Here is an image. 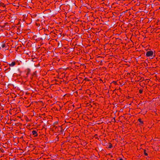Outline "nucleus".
Wrapping results in <instances>:
<instances>
[{
    "mask_svg": "<svg viewBox=\"0 0 160 160\" xmlns=\"http://www.w3.org/2000/svg\"><path fill=\"white\" fill-rule=\"evenodd\" d=\"M25 136L24 137V141L27 142H26L27 146L28 147H30V143H29V142L30 140V135H29V133H28L27 131H25Z\"/></svg>",
    "mask_w": 160,
    "mask_h": 160,
    "instance_id": "nucleus-1",
    "label": "nucleus"
},
{
    "mask_svg": "<svg viewBox=\"0 0 160 160\" xmlns=\"http://www.w3.org/2000/svg\"><path fill=\"white\" fill-rule=\"evenodd\" d=\"M24 105L27 108L29 107L30 106V103L28 100H25L23 102Z\"/></svg>",
    "mask_w": 160,
    "mask_h": 160,
    "instance_id": "nucleus-2",
    "label": "nucleus"
},
{
    "mask_svg": "<svg viewBox=\"0 0 160 160\" xmlns=\"http://www.w3.org/2000/svg\"><path fill=\"white\" fill-rule=\"evenodd\" d=\"M10 146V143H9V142H6L4 143H3L2 146L6 148H9V146Z\"/></svg>",
    "mask_w": 160,
    "mask_h": 160,
    "instance_id": "nucleus-3",
    "label": "nucleus"
},
{
    "mask_svg": "<svg viewBox=\"0 0 160 160\" xmlns=\"http://www.w3.org/2000/svg\"><path fill=\"white\" fill-rule=\"evenodd\" d=\"M38 130H32V133L34 137H37L38 135V134L37 133Z\"/></svg>",
    "mask_w": 160,
    "mask_h": 160,
    "instance_id": "nucleus-4",
    "label": "nucleus"
},
{
    "mask_svg": "<svg viewBox=\"0 0 160 160\" xmlns=\"http://www.w3.org/2000/svg\"><path fill=\"white\" fill-rule=\"evenodd\" d=\"M153 54V52L152 51H150L147 52L146 53V56L147 57H149L150 56H152Z\"/></svg>",
    "mask_w": 160,
    "mask_h": 160,
    "instance_id": "nucleus-5",
    "label": "nucleus"
},
{
    "mask_svg": "<svg viewBox=\"0 0 160 160\" xmlns=\"http://www.w3.org/2000/svg\"><path fill=\"white\" fill-rule=\"evenodd\" d=\"M60 71V72H58V75L60 76L59 77H60V78L61 77H65V74L64 73V72H61V71Z\"/></svg>",
    "mask_w": 160,
    "mask_h": 160,
    "instance_id": "nucleus-6",
    "label": "nucleus"
},
{
    "mask_svg": "<svg viewBox=\"0 0 160 160\" xmlns=\"http://www.w3.org/2000/svg\"><path fill=\"white\" fill-rule=\"evenodd\" d=\"M48 71H40V74L42 75V76H44L47 74Z\"/></svg>",
    "mask_w": 160,
    "mask_h": 160,
    "instance_id": "nucleus-7",
    "label": "nucleus"
},
{
    "mask_svg": "<svg viewBox=\"0 0 160 160\" xmlns=\"http://www.w3.org/2000/svg\"><path fill=\"white\" fill-rule=\"evenodd\" d=\"M24 119L27 122H29L30 121V120L29 119V115L28 114V116H24Z\"/></svg>",
    "mask_w": 160,
    "mask_h": 160,
    "instance_id": "nucleus-8",
    "label": "nucleus"
},
{
    "mask_svg": "<svg viewBox=\"0 0 160 160\" xmlns=\"http://www.w3.org/2000/svg\"><path fill=\"white\" fill-rule=\"evenodd\" d=\"M29 152L28 151L26 153V154L24 155L25 158V159H27V160H29L28 158H29Z\"/></svg>",
    "mask_w": 160,
    "mask_h": 160,
    "instance_id": "nucleus-9",
    "label": "nucleus"
},
{
    "mask_svg": "<svg viewBox=\"0 0 160 160\" xmlns=\"http://www.w3.org/2000/svg\"><path fill=\"white\" fill-rule=\"evenodd\" d=\"M93 72H90V73H89L86 76L90 78H92L93 77V75L92 74Z\"/></svg>",
    "mask_w": 160,
    "mask_h": 160,
    "instance_id": "nucleus-10",
    "label": "nucleus"
},
{
    "mask_svg": "<svg viewBox=\"0 0 160 160\" xmlns=\"http://www.w3.org/2000/svg\"><path fill=\"white\" fill-rule=\"evenodd\" d=\"M58 129L60 132L62 133L63 132V130L61 126H59Z\"/></svg>",
    "mask_w": 160,
    "mask_h": 160,
    "instance_id": "nucleus-11",
    "label": "nucleus"
},
{
    "mask_svg": "<svg viewBox=\"0 0 160 160\" xmlns=\"http://www.w3.org/2000/svg\"><path fill=\"white\" fill-rule=\"evenodd\" d=\"M133 71H132V72L130 73L128 72H127V76L129 77H131L132 76V75L133 74Z\"/></svg>",
    "mask_w": 160,
    "mask_h": 160,
    "instance_id": "nucleus-12",
    "label": "nucleus"
},
{
    "mask_svg": "<svg viewBox=\"0 0 160 160\" xmlns=\"http://www.w3.org/2000/svg\"><path fill=\"white\" fill-rule=\"evenodd\" d=\"M31 66H32V69H35V67H38V66L36 67V65L33 63H32L31 64Z\"/></svg>",
    "mask_w": 160,
    "mask_h": 160,
    "instance_id": "nucleus-13",
    "label": "nucleus"
},
{
    "mask_svg": "<svg viewBox=\"0 0 160 160\" xmlns=\"http://www.w3.org/2000/svg\"><path fill=\"white\" fill-rule=\"evenodd\" d=\"M36 148V147L33 146V145H31V150H32V151L34 150V149H35V148Z\"/></svg>",
    "mask_w": 160,
    "mask_h": 160,
    "instance_id": "nucleus-14",
    "label": "nucleus"
},
{
    "mask_svg": "<svg viewBox=\"0 0 160 160\" xmlns=\"http://www.w3.org/2000/svg\"><path fill=\"white\" fill-rule=\"evenodd\" d=\"M15 64V63L14 62H11V64H9V66L13 67Z\"/></svg>",
    "mask_w": 160,
    "mask_h": 160,
    "instance_id": "nucleus-15",
    "label": "nucleus"
},
{
    "mask_svg": "<svg viewBox=\"0 0 160 160\" xmlns=\"http://www.w3.org/2000/svg\"><path fill=\"white\" fill-rule=\"evenodd\" d=\"M26 128L29 131L30 130V124H28L26 126Z\"/></svg>",
    "mask_w": 160,
    "mask_h": 160,
    "instance_id": "nucleus-16",
    "label": "nucleus"
},
{
    "mask_svg": "<svg viewBox=\"0 0 160 160\" xmlns=\"http://www.w3.org/2000/svg\"><path fill=\"white\" fill-rule=\"evenodd\" d=\"M90 73V71H86V72H85V74H84V76L88 74L89 73Z\"/></svg>",
    "mask_w": 160,
    "mask_h": 160,
    "instance_id": "nucleus-17",
    "label": "nucleus"
},
{
    "mask_svg": "<svg viewBox=\"0 0 160 160\" xmlns=\"http://www.w3.org/2000/svg\"><path fill=\"white\" fill-rule=\"evenodd\" d=\"M138 121L141 123V124H142L143 123V122L142 121L141 118H139L138 119Z\"/></svg>",
    "mask_w": 160,
    "mask_h": 160,
    "instance_id": "nucleus-18",
    "label": "nucleus"
},
{
    "mask_svg": "<svg viewBox=\"0 0 160 160\" xmlns=\"http://www.w3.org/2000/svg\"><path fill=\"white\" fill-rule=\"evenodd\" d=\"M4 152V150L2 148H0V153H3Z\"/></svg>",
    "mask_w": 160,
    "mask_h": 160,
    "instance_id": "nucleus-19",
    "label": "nucleus"
},
{
    "mask_svg": "<svg viewBox=\"0 0 160 160\" xmlns=\"http://www.w3.org/2000/svg\"><path fill=\"white\" fill-rule=\"evenodd\" d=\"M143 91V89H140L139 90V92L141 94Z\"/></svg>",
    "mask_w": 160,
    "mask_h": 160,
    "instance_id": "nucleus-20",
    "label": "nucleus"
},
{
    "mask_svg": "<svg viewBox=\"0 0 160 160\" xmlns=\"http://www.w3.org/2000/svg\"><path fill=\"white\" fill-rule=\"evenodd\" d=\"M144 154L145 156H147L148 155V153L146 152V151L145 150H144Z\"/></svg>",
    "mask_w": 160,
    "mask_h": 160,
    "instance_id": "nucleus-21",
    "label": "nucleus"
},
{
    "mask_svg": "<svg viewBox=\"0 0 160 160\" xmlns=\"http://www.w3.org/2000/svg\"><path fill=\"white\" fill-rule=\"evenodd\" d=\"M37 36L36 35L33 34L32 38L33 39L36 40V38H37Z\"/></svg>",
    "mask_w": 160,
    "mask_h": 160,
    "instance_id": "nucleus-22",
    "label": "nucleus"
},
{
    "mask_svg": "<svg viewBox=\"0 0 160 160\" xmlns=\"http://www.w3.org/2000/svg\"><path fill=\"white\" fill-rule=\"evenodd\" d=\"M24 93H25L26 95H29L30 94V92H28V91H24Z\"/></svg>",
    "mask_w": 160,
    "mask_h": 160,
    "instance_id": "nucleus-23",
    "label": "nucleus"
},
{
    "mask_svg": "<svg viewBox=\"0 0 160 160\" xmlns=\"http://www.w3.org/2000/svg\"><path fill=\"white\" fill-rule=\"evenodd\" d=\"M112 144L111 143H110L109 145L108 148H112Z\"/></svg>",
    "mask_w": 160,
    "mask_h": 160,
    "instance_id": "nucleus-24",
    "label": "nucleus"
},
{
    "mask_svg": "<svg viewBox=\"0 0 160 160\" xmlns=\"http://www.w3.org/2000/svg\"><path fill=\"white\" fill-rule=\"evenodd\" d=\"M155 56V55H153V54L152 55V56H150L149 57H150V59H152Z\"/></svg>",
    "mask_w": 160,
    "mask_h": 160,
    "instance_id": "nucleus-25",
    "label": "nucleus"
},
{
    "mask_svg": "<svg viewBox=\"0 0 160 160\" xmlns=\"http://www.w3.org/2000/svg\"><path fill=\"white\" fill-rule=\"evenodd\" d=\"M1 46L2 48H4L5 47V44H2Z\"/></svg>",
    "mask_w": 160,
    "mask_h": 160,
    "instance_id": "nucleus-26",
    "label": "nucleus"
},
{
    "mask_svg": "<svg viewBox=\"0 0 160 160\" xmlns=\"http://www.w3.org/2000/svg\"><path fill=\"white\" fill-rule=\"evenodd\" d=\"M29 71H28V72H27V74H26L27 76H28V75L29 73Z\"/></svg>",
    "mask_w": 160,
    "mask_h": 160,
    "instance_id": "nucleus-27",
    "label": "nucleus"
},
{
    "mask_svg": "<svg viewBox=\"0 0 160 160\" xmlns=\"http://www.w3.org/2000/svg\"><path fill=\"white\" fill-rule=\"evenodd\" d=\"M30 114H31V116H33L34 115V113L33 112V114H32V113H31H31H30Z\"/></svg>",
    "mask_w": 160,
    "mask_h": 160,
    "instance_id": "nucleus-28",
    "label": "nucleus"
},
{
    "mask_svg": "<svg viewBox=\"0 0 160 160\" xmlns=\"http://www.w3.org/2000/svg\"><path fill=\"white\" fill-rule=\"evenodd\" d=\"M24 17L25 18V17H27L28 16V15L25 14H24Z\"/></svg>",
    "mask_w": 160,
    "mask_h": 160,
    "instance_id": "nucleus-29",
    "label": "nucleus"
},
{
    "mask_svg": "<svg viewBox=\"0 0 160 160\" xmlns=\"http://www.w3.org/2000/svg\"><path fill=\"white\" fill-rule=\"evenodd\" d=\"M31 58V59H32V61H33V62H35V61H33V59H34V58Z\"/></svg>",
    "mask_w": 160,
    "mask_h": 160,
    "instance_id": "nucleus-30",
    "label": "nucleus"
},
{
    "mask_svg": "<svg viewBox=\"0 0 160 160\" xmlns=\"http://www.w3.org/2000/svg\"><path fill=\"white\" fill-rule=\"evenodd\" d=\"M25 53H26L27 54H28V55L29 54V53L28 52H27L26 51L25 52Z\"/></svg>",
    "mask_w": 160,
    "mask_h": 160,
    "instance_id": "nucleus-31",
    "label": "nucleus"
},
{
    "mask_svg": "<svg viewBox=\"0 0 160 160\" xmlns=\"http://www.w3.org/2000/svg\"><path fill=\"white\" fill-rule=\"evenodd\" d=\"M61 45H60L59 44L58 47H60L61 46Z\"/></svg>",
    "mask_w": 160,
    "mask_h": 160,
    "instance_id": "nucleus-32",
    "label": "nucleus"
},
{
    "mask_svg": "<svg viewBox=\"0 0 160 160\" xmlns=\"http://www.w3.org/2000/svg\"><path fill=\"white\" fill-rule=\"evenodd\" d=\"M119 160H123L122 158H119Z\"/></svg>",
    "mask_w": 160,
    "mask_h": 160,
    "instance_id": "nucleus-33",
    "label": "nucleus"
},
{
    "mask_svg": "<svg viewBox=\"0 0 160 160\" xmlns=\"http://www.w3.org/2000/svg\"><path fill=\"white\" fill-rule=\"evenodd\" d=\"M30 125H31H31H32V126H33V125H34V124H32V123H31Z\"/></svg>",
    "mask_w": 160,
    "mask_h": 160,
    "instance_id": "nucleus-34",
    "label": "nucleus"
},
{
    "mask_svg": "<svg viewBox=\"0 0 160 160\" xmlns=\"http://www.w3.org/2000/svg\"><path fill=\"white\" fill-rule=\"evenodd\" d=\"M28 47H27L28 48L29 47V46L28 45ZM28 49H29V48H28Z\"/></svg>",
    "mask_w": 160,
    "mask_h": 160,
    "instance_id": "nucleus-35",
    "label": "nucleus"
},
{
    "mask_svg": "<svg viewBox=\"0 0 160 160\" xmlns=\"http://www.w3.org/2000/svg\"><path fill=\"white\" fill-rule=\"evenodd\" d=\"M31 3H32V4L33 3V2H32V0L31 1Z\"/></svg>",
    "mask_w": 160,
    "mask_h": 160,
    "instance_id": "nucleus-36",
    "label": "nucleus"
},
{
    "mask_svg": "<svg viewBox=\"0 0 160 160\" xmlns=\"http://www.w3.org/2000/svg\"><path fill=\"white\" fill-rule=\"evenodd\" d=\"M82 66H83V67H85V68H86V66H85L84 65H82Z\"/></svg>",
    "mask_w": 160,
    "mask_h": 160,
    "instance_id": "nucleus-37",
    "label": "nucleus"
},
{
    "mask_svg": "<svg viewBox=\"0 0 160 160\" xmlns=\"http://www.w3.org/2000/svg\"><path fill=\"white\" fill-rule=\"evenodd\" d=\"M8 68L6 69H5V70H8Z\"/></svg>",
    "mask_w": 160,
    "mask_h": 160,
    "instance_id": "nucleus-38",
    "label": "nucleus"
},
{
    "mask_svg": "<svg viewBox=\"0 0 160 160\" xmlns=\"http://www.w3.org/2000/svg\"><path fill=\"white\" fill-rule=\"evenodd\" d=\"M17 70H19V68H18L17 69Z\"/></svg>",
    "mask_w": 160,
    "mask_h": 160,
    "instance_id": "nucleus-39",
    "label": "nucleus"
},
{
    "mask_svg": "<svg viewBox=\"0 0 160 160\" xmlns=\"http://www.w3.org/2000/svg\"><path fill=\"white\" fill-rule=\"evenodd\" d=\"M97 134H96V135H95V136H97Z\"/></svg>",
    "mask_w": 160,
    "mask_h": 160,
    "instance_id": "nucleus-40",
    "label": "nucleus"
},
{
    "mask_svg": "<svg viewBox=\"0 0 160 160\" xmlns=\"http://www.w3.org/2000/svg\"><path fill=\"white\" fill-rule=\"evenodd\" d=\"M43 38L44 39H45V37H43Z\"/></svg>",
    "mask_w": 160,
    "mask_h": 160,
    "instance_id": "nucleus-41",
    "label": "nucleus"
},
{
    "mask_svg": "<svg viewBox=\"0 0 160 160\" xmlns=\"http://www.w3.org/2000/svg\"><path fill=\"white\" fill-rule=\"evenodd\" d=\"M43 38L44 39H45V37H43Z\"/></svg>",
    "mask_w": 160,
    "mask_h": 160,
    "instance_id": "nucleus-42",
    "label": "nucleus"
},
{
    "mask_svg": "<svg viewBox=\"0 0 160 160\" xmlns=\"http://www.w3.org/2000/svg\"><path fill=\"white\" fill-rule=\"evenodd\" d=\"M100 81H102V79H100Z\"/></svg>",
    "mask_w": 160,
    "mask_h": 160,
    "instance_id": "nucleus-43",
    "label": "nucleus"
},
{
    "mask_svg": "<svg viewBox=\"0 0 160 160\" xmlns=\"http://www.w3.org/2000/svg\"><path fill=\"white\" fill-rule=\"evenodd\" d=\"M28 8L29 7V6H28Z\"/></svg>",
    "mask_w": 160,
    "mask_h": 160,
    "instance_id": "nucleus-44",
    "label": "nucleus"
},
{
    "mask_svg": "<svg viewBox=\"0 0 160 160\" xmlns=\"http://www.w3.org/2000/svg\"><path fill=\"white\" fill-rule=\"evenodd\" d=\"M32 35H31V34L30 35L31 36H32Z\"/></svg>",
    "mask_w": 160,
    "mask_h": 160,
    "instance_id": "nucleus-45",
    "label": "nucleus"
},
{
    "mask_svg": "<svg viewBox=\"0 0 160 160\" xmlns=\"http://www.w3.org/2000/svg\"><path fill=\"white\" fill-rule=\"evenodd\" d=\"M1 138V137H0V139Z\"/></svg>",
    "mask_w": 160,
    "mask_h": 160,
    "instance_id": "nucleus-46",
    "label": "nucleus"
}]
</instances>
